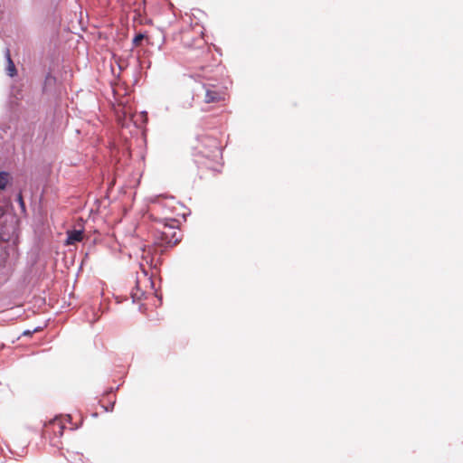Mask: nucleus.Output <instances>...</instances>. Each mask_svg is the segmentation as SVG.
<instances>
[{"instance_id": "obj_1", "label": "nucleus", "mask_w": 463, "mask_h": 463, "mask_svg": "<svg viewBox=\"0 0 463 463\" xmlns=\"http://www.w3.org/2000/svg\"><path fill=\"white\" fill-rule=\"evenodd\" d=\"M161 222L164 227L171 230V232H158L156 234L153 242V253H159L160 255L163 254L167 248L176 245L181 241V237L177 236V232L173 231L175 228L174 223L177 222L175 219H165L162 220Z\"/></svg>"}, {"instance_id": "obj_2", "label": "nucleus", "mask_w": 463, "mask_h": 463, "mask_svg": "<svg viewBox=\"0 0 463 463\" xmlns=\"http://www.w3.org/2000/svg\"><path fill=\"white\" fill-rule=\"evenodd\" d=\"M198 145L195 146L197 153L211 162L218 163L222 158V151L219 141L208 136L197 137Z\"/></svg>"}, {"instance_id": "obj_3", "label": "nucleus", "mask_w": 463, "mask_h": 463, "mask_svg": "<svg viewBox=\"0 0 463 463\" xmlns=\"http://www.w3.org/2000/svg\"><path fill=\"white\" fill-rule=\"evenodd\" d=\"M5 210L0 205V242H9L14 232L13 222L7 223Z\"/></svg>"}, {"instance_id": "obj_4", "label": "nucleus", "mask_w": 463, "mask_h": 463, "mask_svg": "<svg viewBox=\"0 0 463 463\" xmlns=\"http://www.w3.org/2000/svg\"><path fill=\"white\" fill-rule=\"evenodd\" d=\"M5 59L6 61V66H5L6 75L9 76L10 78L16 77L18 75V71H17L16 66L11 57V52H10L9 48H5Z\"/></svg>"}, {"instance_id": "obj_5", "label": "nucleus", "mask_w": 463, "mask_h": 463, "mask_svg": "<svg viewBox=\"0 0 463 463\" xmlns=\"http://www.w3.org/2000/svg\"><path fill=\"white\" fill-rule=\"evenodd\" d=\"M146 43V45H153L151 37L146 33H138L135 34L132 39V44L136 47L143 45Z\"/></svg>"}, {"instance_id": "obj_6", "label": "nucleus", "mask_w": 463, "mask_h": 463, "mask_svg": "<svg viewBox=\"0 0 463 463\" xmlns=\"http://www.w3.org/2000/svg\"><path fill=\"white\" fill-rule=\"evenodd\" d=\"M56 83V77L52 75L51 70L45 74L44 80L42 85V93L45 94L49 89L54 86Z\"/></svg>"}, {"instance_id": "obj_7", "label": "nucleus", "mask_w": 463, "mask_h": 463, "mask_svg": "<svg viewBox=\"0 0 463 463\" xmlns=\"http://www.w3.org/2000/svg\"><path fill=\"white\" fill-rule=\"evenodd\" d=\"M12 176L9 172L5 170L0 171V191H5L8 184L12 183Z\"/></svg>"}, {"instance_id": "obj_8", "label": "nucleus", "mask_w": 463, "mask_h": 463, "mask_svg": "<svg viewBox=\"0 0 463 463\" xmlns=\"http://www.w3.org/2000/svg\"><path fill=\"white\" fill-rule=\"evenodd\" d=\"M220 99H221V95L217 91L206 90L205 98H204V100L206 103L217 102Z\"/></svg>"}, {"instance_id": "obj_9", "label": "nucleus", "mask_w": 463, "mask_h": 463, "mask_svg": "<svg viewBox=\"0 0 463 463\" xmlns=\"http://www.w3.org/2000/svg\"><path fill=\"white\" fill-rule=\"evenodd\" d=\"M20 104V100L14 99L12 94H9L8 99L6 101V108L10 112H14L17 109Z\"/></svg>"}, {"instance_id": "obj_10", "label": "nucleus", "mask_w": 463, "mask_h": 463, "mask_svg": "<svg viewBox=\"0 0 463 463\" xmlns=\"http://www.w3.org/2000/svg\"><path fill=\"white\" fill-rule=\"evenodd\" d=\"M10 94L14 97V99L21 100L23 99V90L22 88H17L15 85L11 86V92Z\"/></svg>"}, {"instance_id": "obj_11", "label": "nucleus", "mask_w": 463, "mask_h": 463, "mask_svg": "<svg viewBox=\"0 0 463 463\" xmlns=\"http://www.w3.org/2000/svg\"><path fill=\"white\" fill-rule=\"evenodd\" d=\"M108 399L109 404L108 405H101L105 411L111 412L114 410L115 404H116V397L113 399H109V397H106Z\"/></svg>"}, {"instance_id": "obj_12", "label": "nucleus", "mask_w": 463, "mask_h": 463, "mask_svg": "<svg viewBox=\"0 0 463 463\" xmlns=\"http://www.w3.org/2000/svg\"><path fill=\"white\" fill-rule=\"evenodd\" d=\"M16 202L18 203L19 204V207L21 209V211L23 213H25L26 212V206H25V203L24 201V198H23V195H22V193L19 192L17 194H16Z\"/></svg>"}, {"instance_id": "obj_13", "label": "nucleus", "mask_w": 463, "mask_h": 463, "mask_svg": "<svg viewBox=\"0 0 463 463\" xmlns=\"http://www.w3.org/2000/svg\"><path fill=\"white\" fill-rule=\"evenodd\" d=\"M144 296H145V292L140 290L139 288H137L136 292H131V298H132L133 303L137 302Z\"/></svg>"}, {"instance_id": "obj_14", "label": "nucleus", "mask_w": 463, "mask_h": 463, "mask_svg": "<svg viewBox=\"0 0 463 463\" xmlns=\"http://www.w3.org/2000/svg\"><path fill=\"white\" fill-rule=\"evenodd\" d=\"M147 263H149L150 267L152 269H157L158 268V265L161 264V260L158 258L156 260H155V258L152 256L150 258V260L149 261H146Z\"/></svg>"}, {"instance_id": "obj_15", "label": "nucleus", "mask_w": 463, "mask_h": 463, "mask_svg": "<svg viewBox=\"0 0 463 463\" xmlns=\"http://www.w3.org/2000/svg\"><path fill=\"white\" fill-rule=\"evenodd\" d=\"M120 387V384H118L117 387H109L107 390H105L102 393L103 397H109L111 393H114L116 391H118Z\"/></svg>"}, {"instance_id": "obj_16", "label": "nucleus", "mask_w": 463, "mask_h": 463, "mask_svg": "<svg viewBox=\"0 0 463 463\" xmlns=\"http://www.w3.org/2000/svg\"><path fill=\"white\" fill-rule=\"evenodd\" d=\"M68 241H70L71 243L75 242V241H78L80 240V232H76L75 233L73 234H70L68 236Z\"/></svg>"}, {"instance_id": "obj_17", "label": "nucleus", "mask_w": 463, "mask_h": 463, "mask_svg": "<svg viewBox=\"0 0 463 463\" xmlns=\"http://www.w3.org/2000/svg\"><path fill=\"white\" fill-rule=\"evenodd\" d=\"M33 335V330L26 329L22 333L23 336H32Z\"/></svg>"}, {"instance_id": "obj_18", "label": "nucleus", "mask_w": 463, "mask_h": 463, "mask_svg": "<svg viewBox=\"0 0 463 463\" xmlns=\"http://www.w3.org/2000/svg\"><path fill=\"white\" fill-rule=\"evenodd\" d=\"M64 429H65V426L61 424L60 425V430H59V435L60 436H62Z\"/></svg>"}, {"instance_id": "obj_19", "label": "nucleus", "mask_w": 463, "mask_h": 463, "mask_svg": "<svg viewBox=\"0 0 463 463\" xmlns=\"http://www.w3.org/2000/svg\"><path fill=\"white\" fill-rule=\"evenodd\" d=\"M150 279V285H151V288L155 289V292L156 293V289L155 288V282L154 280L152 279V277L149 278Z\"/></svg>"}, {"instance_id": "obj_20", "label": "nucleus", "mask_w": 463, "mask_h": 463, "mask_svg": "<svg viewBox=\"0 0 463 463\" xmlns=\"http://www.w3.org/2000/svg\"><path fill=\"white\" fill-rule=\"evenodd\" d=\"M42 329H43V327H42V326H36V327H34V328L33 329V334H34V333H36V332L41 331Z\"/></svg>"}, {"instance_id": "obj_21", "label": "nucleus", "mask_w": 463, "mask_h": 463, "mask_svg": "<svg viewBox=\"0 0 463 463\" xmlns=\"http://www.w3.org/2000/svg\"><path fill=\"white\" fill-rule=\"evenodd\" d=\"M156 298H158V300H159V301H160V303H161V302H162V296H158V295L156 294Z\"/></svg>"}, {"instance_id": "obj_22", "label": "nucleus", "mask_w": 463, "mask_h": 463, "mask_svg": "<svg viewBox=\"0 0 463 463\" xmlns=\"http://www.w3.org/2000/svg\"><path fill=\"white\" fill-rule=\"evenodd\" d=\"M80 426H75L73 428H71V430H78Z\"/></svg>"}]
</instances>
